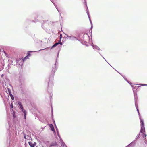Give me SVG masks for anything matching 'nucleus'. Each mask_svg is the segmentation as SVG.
Returning a JSON list of instances; mask_svg holds the SVG:
<instances>
[{"mask_svg": "<svg viewBox=\"0 0 147 147\" xmlns=\"http://www.w3.org/2000/svg\"><path fill=\"white\" fill-rule=\"evenodd\" d=\"M49 126L51 129V130L52 131H54L55 132V130L54 126L53 124H50L49 125Z\"/></svg>", "mask_w": 147, "mask_h": 147, "instance_id": "2eb2a0df", "label": "nucleus"}, {"mask_svg": "<svg viewBox=\"0 0 147 147\" xmlns=\"http://www.w3.org/2000/svg\"><path fill=\"white\" fill-rule=\"evenodd\" d=\"M140 85L142 86H147V84H141Z\"/></svg>", "mask_w": 147, "mask_h": 147, "instance_id": "c756f323", "label": "nucleus"}, {"mask_svg": "<svg viewBox=\"0 0 147 147\" xmlns=\"http://www.w3.org/2000/svg\"><path fill=\"white\" fill-rule=\"evenodd\" d=\"M53 4L54 5H55L56 8L57 9V10H58V11L59 12V10L57 8V6L54 3H53Z\"/></svg>", "mask_w": 147, "mask_h": 147, "instance_id": "a878e982", "label": "nucleus"}, {"mask_svg": "<svg viewBox=\"0 0 147 147\" xmlns=\"http://www.w3.org/2000/svg\"><path fill=\"white\" fill-rule=\"evenodd\" d=\"M32 22H34L33 20H30L29 19H27L25 22V24H29L30 23Z\"/></svg>", "mask_w": 147, "mask_h": 147, "instance_id": "ddd939ff", "label": "nucleus"}, {"mask_svg": "<svg viewBox=\"0 0 147 147\" xmlns=\"http://www.w3.org/2000/svg\"><path fill=\"white\" fill-rule=\"evenodd\" d=\"M23 135L24 136V138L25 139H26V134L23 133Z\"/></svg>", "mask_w": 147, "mask_h": 147, "instance_id": "412c9836", "label": "nucleus"}, {"mask_svg": "<svg viewBox=\"0 0 147 147\" xmlns=\"http://www.w3.org/2000/svg\"><path fill=\"white\" fill-rule=\"evenodd\" d=\"M140 134V133L139 134H138L137 135V136H136V139H137L139 137Z\"/></svg>", "mask_w": 147, "mask_h": 147, "instance_id": "5701e85b", "label": "nucleus"}, {"mask_svg": "<svg viewBox=\"0 0 147 147\" xmlns=\"http://www.w3.org/2000/svg\"><path fill=\"white\" fill-rule=\"evenodd\" d=\"M40 22H42V21L41 20H40Z\"/></svg>", "mask_w": 147, "mask_h": 147, "instance_id": "8fccbe9b", "label": "nucleus"}, {"mask_svg": "<svg viewBox=\"0 0 147 147\" xmlns=\"http://www.w3.org/2000/svg\"><path fill=\"white\" fill-rule=\"evenodd\" d=\"M10 65H9V64H8V67H9V66H10Z\"/></svg>", "mask_w": 147, "mask_h": 147, "instance_id": "37998d69", "label": "nucleus"}, {"mask_svg": "<svg viewBox=\"0 0 147 147\" xmlns=\"http://www.w3.org/2000/svg\"><path fill=\"white\" fill-rule=\"evenodd\" d=\"M86 45L87 46H88V45H87V44H86Z\"/></svg>", "mask_w": 147, "mask_h": 147, "instance_id": "603ef678", "label": "nucleus"}, {"mask_svg": "<svg viewBox=\"0 0 147 147\" xmlns=\"http://www.w3.org/2000/svg\"><path fill=\"white\" fill-rule=\"evenodd\" d=\"M92 28H93V26H91V28L92 29Z\"/></svg>", "mask_w": 147, "mask_h": 147, "instance_id": "a18cd8bd", "label": "nucleus"}, {"mask_svg": "<svg viewBox=\"0 0 147 147\" xmlns=\"http://www.w3.org/2000/svg\"><path fill=\"white\" fill-rule=\"evenodd\" d=\"M99 53V54H100L101 55V54H100V53Z\"/></svg>", "mask_w": 147, "mask_h": 147, "instance_id": "5fc2aeb1", "label": "nucleus"}, {"mask_svg": "<svg viewBox=\"0 0 147 147\" xmlns=\"http://www.w3.org/2000/svg\"><path fill=\"white\" fill-rule=\"evenodd\" d=\"M27 56L28 57L31 56V54H30V53H28V54Z\"/></svg>", "mask_w": 147, "mask_h": 147, "instance_id": "cd10ccee", "label": "nucleus"}, {"mask_svg": "<svg viewBox=\"0 0 147 147\" xmlns=\"http://www.w3.org/2000/svg\"><path fill=\"white\" fill-rule=\"evenodd\" d=\"M122 76L124 78L125 80L126 81H128V80H127V78L125 77V76Z\"/></svg>", "mask_w": 147, "mask_h": 147, "instance_id": "2f4dec72", "label": "nucleus"}, {"mask_svg": "<svg viewBox=\"0 0 147 147\" xmlns=\"http://www.w3.org/2000/svg\"><path fill=\"white\" fill-rule=\"evenodd\" d=\"M59 55V52L58 53V54H57V57Z\"/></svg>", "mask_w": 147, "mask_h": 147, "instance_id": "09e8293b", "label": "nucleus"}, {"mask_svg": "<svg viewBox=\"0 0 147 147\" xmlns=\"http://www.w3.org/2000/svg\"><path fill=\"white\" fill-rule=\"evenodd\" d=\"M13 104L12 103H11L10 104V107L11 108H13Z\"/></svg>", "mask_w": 147, "mask_h": 147, "instance_id": "72a5a7b5", "label": "nucleus"}, {"mask_svg": "<svg viewBox=\"0 0 147 147\" xmlns=\"http://www.w3.org/2000/svg\"><path fill=\"white\" fill-rule=\"evenodd\" d=\"M140 122L141 125V129L140 133L141 132L142 134L145 133V129L143 120L141 118H140Z\"/></svg>", "mask_w": 147, "mask_h": 147, "instance_id": "7ed1b4c3", "label": "nucleus"}, {"mask_svg": "<svg viewBox=\"0 0 147 147\" xmlns=\"http://www.w3.org/2000/svg\"><path fill=\"white\" fill-rule=\"evenodd\" d=\"M16 65L18 67L20 68V67H22L23 63L22 61V59L19 58L18 59H16Z\"/></svg>", "mask_w": 147, "mask_h": 147, "instance_id": "20e7f679", "label": "nucleus"}, {"mask_svg": "<svg viewBox=\"0 0 147 147\" xmlns=\"http://www.w3.org/2000/svg\"><path fill=\"white\" fill-rule=\"evenodd\" d=\"M61 42V41H59V40L58 41V42H57V43H60V42Z\"/></svg>", "mask_w": 147, "mask_h": 147, "instance_id": "ea45409f", "label": "nucleus"}, {"mask_svg": "<svg viewBox=\"0 0 147 147\" xmlns=\"http://www.w3.org/2000/svg\"><path fill=\"white\" fill-rule=\"evenodd\" d=\"M59 44H60V45H62V43L61 42H60V43H59Z\"/></svg>", "mask_w": 147, "mask_h": 147, "instance_id": "e433bc0d", "label": "nucleus"}, {"mask_svg": "<svg viewBox=\"0 0 147 147\" xmlns=\"http://www.w3.org/2000/svg\"><path fill=\"white\" fill-rule=\"evenodd\" d=\"M51 114L52 115V120L53 122V123H54L55 125H55V122L54 121V119L53 118V109H52H52H51Z\"/></svg>", "mask_w": 147, "mask_h": 147, "instance_id": "f3484780", "label": "nucleus"}, {"mask_svg": "<svg viewBox=\"0 0 147 147\" xmlns=\"http://www.w3.org/2000/svg\"><path fill=\"white\" fill-rule=\"evenodd\" d=\"M59 41H61V38H59Z\"/></svg>", "mask_w": 147, "mask_h": 147, "instance_id": "58836bf2", "label": "nucleus"}, {"mask_svg": "<svg viewBox=\"0 0 147 147\" xmlns=\"http://www.w3.org/2000/svg\"><path fill=\"white\" fill-rule=\"evenodd\" d=\"M143 137H145L146 135L145 134V133H143Z\"/></svg>", "mask_w": 147, "mask_h": 147, "instance_id": "7c9ffc66", "label": "nucleus"}, {"mask_svg": "<svg viewBox=\"0 0 147 147\" xmlns=\"http://www.w3.org/2000/svg\"><path fill=\"white\" fill-rule=\"evenodd\" d=\"M56 64V63H55L54 66L53 67V72L50 75L49 79L47 80V82L48 86L49 87H51L53 85V77L54 75V73L57 69Z\"/></svg>", "mask_w": 147, "mask_h": 147, "instance_id": "f257e3e1", "label": "nucleus"}, {"mask_svg": "<svg viewBox=\"0 0 147 147\" xmlns=\"http://www.w3.org/2000/svg\"><path fill=\"white\" fill-rule=\"evenodd\" d=\"M55 127H56V131L57 133V135H58V136H59V134L58 129L57 128V127L56 125H55Z\"/></svg>", "mask_w": 147, "mask_h": 147, "instance_id": "aec40b11", "label": "nucleus"}, {"mask_svg": "<svg viewBox=\"0 0 147 147\" xmlns=\"http://www.w3.org/2000/svg\"><path fill=\"white\" fill-rule=\"evenodd\" d=\"M58 44H59V43H57V42L56 43L51 47H47V48H46L45 49H41L40 50H39L38 51H40L41 50H47L49 49H52L53 48L55 47ZM38 51H33V52H37Z\"/></svg>", "mask_w": 147, "mask_h": 147, "instance_id": "39448f33", "label": "nucleus"}, {"mask_svg": "<svg viewBox=\"0 0 147 147\" xmlns=\"http://www.w3.org/2000/svg\"><path fill=\"white\" fill-rule=\"evenodd\" d=\"M13 116L14 117H15V114H13Z\"/></svg>", "mask_w": 147, "mask_h": 147, "instance_id": "de8ad7c7", "label": "nucleus"}, {"mask_svg": "<svg viewBox=\"0 0 147 147\" xmlns=\"http://www.w3.org/2000/svg\"><path fill=\"white\" fill-rule=\"evenodd\" d=\"M21 59H22V61L23 63H24L26 60L24 58L23 59H22V58H21Z\"/></svg>", "mask_w": 147, "mask_h": 147, "instance_id": "b1692460", "label": "nucleus"}, {"mask_svg": "<svg viewBox=\"0 0 147 147\" xmlns=\"http://www.w3.org/2000/svg\"><path fill=\"white\" fill-rule=\"evenodd\" d=\"M131 86L133 88V90H134V89H137L138 87H140V86H138L137 87L136 86H134L133 85H131Z\"/></svg>", "mask_w": 147, "mask_h": 147, "instance_id": "a211bd4d", "label": "nucleus"}, {"mask_svg": "<svg viewBox=\"0 0 147 147\" xmlns=\"http://www.w3.org/2000/svg\"><path fill=\"white\" fill-rule=\"evenodd\" d=\"M84 4H85V5H86V7H87V10H86V12H87V11H88L87 8L88 9V8L87 4V3H86V1H84Z\"/></svg>", "mask_w": 147, "mask_h": 147, "instance_id": "4be33fe9", "label": "nucleus"}, {"mask_svg": "<svg viewBox=\"0 0 147 147\" xmlns=\"http://www.w3.org/2000/svg\"><path fill=\"white\" fill-rule=\"evenodd\" d=\"M23 81V78H22V77L21 76H20L19 77V82L21 83V85L22 84Z\"/></svg>", "mask_w": 147, "mask_h": 147, "instance_id": "4468645a", "label": "nucleus"}, {"mask_svg": "<svg viewBox=\"0 0 147 147\" xmlns=\"http://www.w3.org/2000/svg\"><path fill=\"white\" fill-rule=\"evenodd\" d=\"M17 103L18 104L19 107L20 108V109L22 111L23 113L24 114V119H26V113L27 112L26 110L24 109L23 105L21 102L19 101H18L17 102Z\"/></svg>", "mask_w": 147, "mask_h": 147, "instance_id": "f03ea898", "label": "nucleus"}, {"mask_svg": "<svg viewBox=\"0 0 147 147\" xmlns=\"http://www.w3.org/2000/svg\"><path fill=\"white\" fill-rule=\"evenodd\" d=\"M133 92L134 94V100H135V105L136 106V104H138L137 103V94H135L134 93V90H133Z\"/></svg>", "mask_w": 147, "mask_h": 147, "instance_id": "6e6552de", "label": "nucleus"}, {"mask_svg": "<svg viewBox=\"0 0 147 147\" xmlns=\"http://www.w3.org/2000/svg\"><path fill=\"white\" fill-rule=\"evenodd\" d=\"M43 25H42V27L43 28H44L43 27Z\"/></svg>", "mask_w": 147, "mask_h": 147, "instance_id": "c03bdc74", "label": "nucleus"}, {"mask_svg": "<svg viewBox=\"0 0 147 147\" xmlns=\"http://www.w3.org/2000/svg\"><path fill=\"white\" fill-rule=\"evenodd\" d=\"M3 74H2L1 76V77H3Z\"/></svg>", "mask_w": 147, "mask_h": 147, "instance_id": "79ce46f5", "label": "nucleus"}, {"mask_svg": "<svg viewBox=\"0 0 147 147\" xmlns=\"http://www.w3.org/2000/svg\"><path fill=\"white\" fill-rule=\"evenodd\" d=\"M1 49H0V52L1 51Z\"/></svg>", "mask_w": 147, "mask_h": 147, "instance_id": "3c124183", "label": "nucleus"}, {"mask_svg": "<svg viewBox=\"0 0 147 147\" xmlns=\"http://www.w3.org/2000/svg\"><path fill=\"white\" fill-rule=\"evenodd\" d=\"M135 107H136V109H137V111L138 112V115H139L140 119V118L141 119V117L140 116V113H139V110H138V104H136V106H135Z\"/></svg>", "mask_w": 147, "mask_h": 147, "instance_id": "f8f14e48", "label": "nucleus"}, {"mask_svg": "<svg viewBox=\"0 0 147 147\" xmlns=\"http://www.w3.org/2000/svg\"><path fill=\"white\" fill-rule=\"evenodd\" d=\"M135 140H134L131 143H130V144H129L127 146H126V147H127V146H128L130 145L132 143H134L135 144L134 142H135Z\"/></svg>", "mask_w": 147, "mask_h": 147, "instance_id": "bb28decb", "label": "nucleus"}, {"mask_svg": "<svg viewBox=\"0 0 147 147\" xmlns=\"http://www.w3.org/2000/svg\"><path fill=\"white\" fill-rule=\"evenodd\" d=\"M102 57L105 60L107 61L102 56V55H101Z\"/></svg>", "mask_w": 147, "mask_h": 147, "instance_id": "49530a36", "label": "nucleus"}, {"mask_svg": "<svg viewBox=\"0 0 147 147\" xmlns=\"http://www.w3.org/2000/svg\"><path fill=\"white\" fill-rule=\"evenodd\" d=\"M61 146H63V147H64V146H65V147H67V146L65 145V143L63 142L61 143Z\"/></svg>", "mask_w": 147, "mask_h": 147, "instance_id": "6ab92c4d", "label": "nucleus"}, {"mask_svg": "<svg viewBox=\"0 0 147 147\" xmlns=\"http://www.w3.org/2000/svg\"><path fill=\"white\" fill-rule=\"evenodd\" d=\"M9 95L10 97H11V96H13V95L11 93H10V94H9Z\"/></svg>", "mask_w": 147, "mask_h": 147, "instance_id": "c9c22d12", "label": "nucleus"}, {"mask_svg": "<svg viewBox=\"0 0 147 147\" xmlns=\"http://www.w3.org/2000/svg\"><path fill=\"white\" fill-rule=\"evenodd\" d=\"M127 82H128V83L129 84H130V85H131V84H132V83H131V82L129 81H128H128H127Z\"/></svg>", "mask_w": 147, "mask_h": 147, "instance_id": "473e14b6", "label": "nucleus"}, {"mask_svg": "<svg viewBox=\"0 0 147 147\" xmlns=\"http://www.w3.org/2000/svg\"><path fill=\"white\" fill-rule=\"evenodd\" d=\"M24 58H25V59H28V57L27 56H26V57H24Z\"/></svg>", "mask_w": 147, "mask_h": 147, "instance_id": "f704fd0d", "label": "nucleus"}, {"mask_svg": "<svg viewBox=\"0 0 147 147\" xmlns=\"http://www.w3.org/2000/svg\"><path fill=\"white\" fill-rule=\"evenodd\" d=\"M10 97L12 100H14V97L13 96H12Z\"/></svg>", "mask_w": 147, "mask_h": 147, "instance_id": "c85d7f7f", "label": "nucleus"}, {"mask_svg": "<svg viewBox=\"0 0 147 147\" xmlns=\"http://www.w3.org/2000/svg\"><path fill=\"white\" fill-rule=\"evenodd\" d=\"M62 35L61 34H60V38H62Z\"/></svg>", "mask_w": 147, "mask_h": 147, "instance_id": "4c0bfd02", "label": "nucleus"}, {"mask_svg": "<svg viewBox=\"0 0 147 147\" xmlns=\"http://www.w3.org/2000/svg\"><path fill=\"white\" fill-rule=\"evenodd\" d=\"M65 35L66 36L67 38L73 41L75 40H78V38L76 37L73 36V35H71L70 36L66 34H65Z\"/></svg>", "mask_w": 147, "mask_h": 147, "instance_id": "423d86ee", "label": "nucleus"}, {"mask_svg": "<svg viewBox=\"0 0 147 147\" xmlns=\"http://www.w3.org/2000/svg\"><path fill=\"white\" fill-rule=\"evenodd\" d=\"M49 147H58V145L56 142H54L51 143Z\"/></svg>", "mask_w": 147, "mask_h": 147, "instance_id": "0eeeda50", "label": "nucleus"}, {"mask_svg": "<svg viewBox=\"0 0 147 147\" xmlns=\"http://www.w3.org/2000/svg\"><path fill=\"white\" fill-rule=\"evenodd\" d=\"M92 47L93 49L96 51H97V50H100V48L99 47L96 45H92Z\"/></svg>", "mask_w": 147, "mask_h": 147, "instance_id": "9d476101", "label": "nucleus"}, {"mask_svg": "<svg viewBox=\"0 0 147 147\" xmlns=\"http://www.w3.org/2000/svg\"><path fill=\"white\" fill-rule=\"evenodd\" d=\"M86 0H84V1H86Z\"/></svg>", "mask_w": 147, "mask_h": 147, "instance_id": "864d4df0", "label": "nucleus"}, {"mask_svg": "<svg viewBox=\"0 0 147 147\" xmlns=\"http://www.w3.org/2000/svg\"><path fill=\"white\" fill-rule=\"evenodd\" d=\"M87 10H88V11H87V14H88V17L89 18V19L90 21V22L91 24L92 25V22L91 21L90 18V15H89V13L88 9V8H87Z\"/></svg>", "mask_w": 147, "mask_h": 147, "instance_id": "dca6fc26", "label": "nucleus"}, {"mask_svg": "<svg viewBox=\"0 0 147 147\" xmlns=\"http://www.w3.org/2000/svg\"><path fill=\"white\" fill-rule=\"evenodd\" d=\"M28 144L31 147H34L36 144V143L35 142L33 143L32 142H29Z\"/></svg>", "mask_w": 147, "mask_h": 147, "instance_id": "9b49d317", "label": "nucleus"}, {"mask_svg": "<svg viewBox=\"0 0 147 147\" xmlns=\"http://www.w3.org/2000/svg\"><path fill=\"white\" fill-rule=\"evenodd\" d=\"M53 3H54L53 2V0H50Z\"/></svg>", "mask_w": 147, "mask_h": 147, "instance_id": "a19ab883", "label": "nucleus"}, {"mask_svg": "<svg viewBox=\"0 0 147 147\" xmlns=\"http://www.w3.org/2000/svg\"><path fill=\"white\" fill-rule=\"evenodd\" d=\"M85 37L87 38L88 37H89V36L87 34H84L82 38V39L84 40V42L86 44V43L87 44V42L84 41V40H86V39H84Z\"/></svg>", "mask_w": 147, "mask_h": 147, "instance_id": "1a4fd4ad", "label": "nucleus"}, {"mask_svg": "<svg viewBox=\"0 0 147 147\" xmlns=\"http://www.w3.org/2000/svg\"><path fill=\"white\" fill-rule=\"evenodd\" d=\"M8 93L9 94L11 93V90L9 88H8Z\"/></svg>", "mask_w": 147, "mask_h": 147, "instance_id": "393cba45", "label": "nucleus"}]
</instances>
